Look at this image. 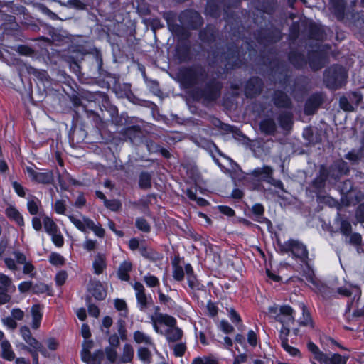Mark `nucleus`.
Segmentation results:
<instances>
[{
  "mask_svg": "<svg viewBox=\"0 0 364 364\" xmlns=\"http://www.w3.org/2000/svg\"><path fill=\"white\" fill-rule=\"evenodd\" d=\"M325 95L322 92L312 94L306 101L304 113L306 115H312L316 112L320 106L323 103Z\"/></svg>",
  "mask_w": 364,
  "mask_h": 364,
  "instance_id": "9",
  "label": "nucleus"
},
{
  "mask_svg": "<svg viewBox=\"0 0 364 364\" xmlns=\"http://www.w3.org/2000/svg\"><path fill=\"white\" fill-rule=\"evenodd\" d=\"M353 183L350 179L345 180L338 186V189L342 196L341 200L343 203H345L348 196L353 193Z\"/></svg>",
  "mask_w": 364,
  "mask_h": 364,
  "instance_id": "28",
  "label": "nucleus"
},
{
  "mask_svg": "<svg viewBox=\"0 0 364 364\" xmlns=\"http://www.w3.org/2000/svg\"><path fill=\"white\" fill-rule=\"evenodd\" d=\"M254 36L259 43L264 46L277 43L282 38L281 31L275 28L257 30L254 33Z\"/></svg>",
  "mask_w": 364,
  "mask_h": 364,
  "instance_id": "5",
  "label": "nucleus"
},
{
  "mask_svg": "<svg viewBox=\"0 0 364 364\" xmlns=\"http://www.w3.org/2000/svg\"><path fill=\"white\" fill-rule=\"evenodd\" d=\"M271 102L279 109H291L293 103L291 97L284 91L275 90L271 95Z\"/></svg>",
  "mask_w": 364,
  "mask_h": 364,
  "instance_id": "8",
  "label": "nucleus"
},
{
  "mask_svg": "<svg viewBox=\"0 0 364 364\" xmlns=\"http://www.w3.org/2000/svg\"><path fill=\"white\" fill-rule=\"evenodd\" d=\"M156 321L160 324H165L168 328L174 327L176 324V320L174 317L162 313H155Z\"/></svg>",
  "mask_w": 364,
  "mask_h": 364,
  "instance_id": "35",
  "label": "nucleus"
},
{
  "mask_svg": "<svg viewBox=\"0 0 364 364\" xmlns=\"http://www.w3.org/2000/svg\"><path fill=\"white\" fill-rule=\"evenodd\" d=\"M134 339L137 343H144L149 345L153 344L151 338L139 331H136L134 333Z\"/></svg>",
  "mask_w": 364,
  "mask_h": 364,
  "instance_id": "55",
  "label": "nucleus"
},
{
  "mask_svg": "<svg viewBox=\"0 0 364 364\" xmlns=\"http://www.w3.org/2000/svg\"><path fill=\"white\" fill-rule=\"evenodd\" d=\"M293 309L291 306L285 305L279 308V313L276 315L275 320L282 325H289L294 322V317L292 315Z\"/></svg>",
  "mask_w": 364,
  "mask_h": 364,
  "instance_id": "15",
  "label": "nucleus"
},
{
  "mask_svg": "<svg viewBox=\"0 0 364 364\" xmlns=\"http://www.w3.org/2000/svg\"><path fill=\"white\" fill-rule=\"evenodd\" d=\"M135 225L139 230L144 232H150L151 227L148 221L144 218H136Z\"/></svg>",
  "mask_w": 364,
  "mask_h": 364,
  "instance_id": "62",
  "label": "nucleus"
},
{
  "mask_svg": "<svg viewBox=\"0 0 364 364\" xmlns=\"http://www.w3.org/2000/svg\"><path fill=\"white\" fill-rule=\"evenodd\" d=\"M273 169L269 166H264L262 168H257L253 170L250 175L259 181L272 183Z\"/></svg>",
  "mask_w": 364,
  "mask_h": 364,
  "instance_id": "16",
  "label": "nucleus"
},
{
  "mask_svg": "<svg viewBox=\"0 0 364 364\" xmlns=\"http://www.w3.org/2000/svg\"><path fill=\"white\" fill-rule=\"evenodd\" d=\"M134 288L136 291V296L137 301L140 305V309L144 311L148 307V304L149 303L145 294L144 287L141 282H136L134 284Z\"/></svg>",
  "mask_w": 364,
  "mask_h": 364,
  "instance_id": "22",
  "label": "nucleus"
},
{
  "mask_svg": "<svg viewBox=\"0 0 364 364\" xmlns=\"http://www.w3.org/2000/svg\"><path fill=\"white\" fill-rule=\"evenodd\" d=\"M134 357V350L130 344H125L123 348V353L121 357V362L126 363L131 362Z\"/></svg>",
  "mask_w": 364,
  "mask_h": 364,
  "instance_id": "48",
  "label": "nucleus"
},
{
  "mask_svg": "<svg viewBox=\"0 0 364 364\" xmlns=\"http://www.w3.org/2000/svg\"><path fill=\"white\" fill-rule=\"evenodd\" d=\"M206 11L213 17L217 18L220 16L221 12V6L210 0L208 3V6L206 7Z\"/></svg>",
  "mask_w": 364,
  "mask_h": 364,
  "instance_id": "49",
  "label": "nucleus"
},
{
  "mask_svg": "<svg viewBox=\"0 0 364 364\" xmlns=\"http://www.w3.org/2000/svg\"><path fill=\"white\" fill-rule=\"evenodd\" d=\"M291 252L302 262H306L308 259L306 247L297 240H291Z\"/></svg>",
  "mask_w": 364,
  "mask_h": 364,
  "instance_id": "18",
  "label": "nucleus"
},
{
  "mask_svg": "<svg viewBox=\"0 0 364 364\" xmlns=\"http://www.w3.org/2000/svg\"><path fill=\"white\" fill-rule=\"evenodd\" d=\"M344 158L348 160L353 166L358 165L363 159L357 149H352L345 154Z\"/></svg>",
  "mask_w": 364,
  "mask_h": 364,
  "instance_id": "44",
  "label": "nucleus"
},
{
  "mask_svg": "<svg viewBox=\"0 0 364 364\" xmlns=\"http://www.w3.org/2000/svg\"><path fill=\"white\" fill-rule=\"evenodd\" d=\"M86 136V132L82 128L72 127L69 133L70 143L77 145L82 143Z\"/></svg>",
  "mask_w": 364,
  "mask_h": 364,
  "instance_id": "26",
  "label": "nucleus"
},
{
  "mask_svg": "<svg viewBox=\"0 0 364 364\" xmlns=\"http://www.w3.org/2000/svg\"><path fill=\"white\" fill-rule=\"evenodd\" d=\"M220 73L218 69L210 70L200 63H194L181 68L178 78L184 88L192 90L195 100L210 103L220 97L223 87L218 80Z\"/></svg>",
  "mask_w": 364,
  "mask_h": 364,
  "instance_id": "1",
  "label": "nucleus"
},
{
  "mask_svg": "<svg viewBox=\"0 0 364 364\" xmlns=\"http://www.w3.org/2000/svg\"><path fill=\"white\" fill-rule=\"evenodd\" d=\"M307 347L308 350L314 355V358L318 361L322 363L326 354L321 351L318 346L315 345L313 342H309L307 344Z\"/></svg>",
  "mask_w": 364,
  "mask_h": 364,
  "instance_id": "45",
  "label": "nucleus"
},
{
  "mask_svg": "<svg viewBox=\"0 0 364 364\" xmlns=\"http://www.w3.org/2000/svg\"><path fill=\"white\" fill-rule=\"evenodd\" d=\"M364 198V195L360 191L353 188V193H351L348 198L345 200V204L349 205L350 204H356L360 203Z\"/></svg>",
  "mask_w": 364,
  "mask_h": 364,
  "instance_id": "42",
  "label": "nucleus"
},
{
  "mask_svg": "<svg viewBox=\"0 0 364 364\" xmlns=\"http://www.w3.org/2000/svg\"><path fill=\"white\" fill-rule=\"evenodd\" d=\"M259 126L261 132L265 135L274 136L277 133V124L272 118L268 117L261 120Z\"/></svg>",
  "mask_w": 364,
  "mask_h": 364,
  "instance_id": "20",
  "label": "nucleus"
},
{
  "mask_svg": "<svg viewBox=\"0 0 364 364\" xmlns=\"http://www.w3.org/2000/svg\"><path fill=\"white\" fill-rule=\"evenodd\" d=\"M340 107L346 112H353L355 111V107L352 105L349 98L346 96H342L339 100Z\"/></svg>",
  "mask_w": 364,
  "mask_h": 364,
  "instance_id": "54",
  "label": "nucleus"
},
{
  "mask_svg": "<svg viewBox=\"0 0 364 364\" xmlns=\"http://www.w3.org/2000/svg\"><path fill=\"white\" fill-rule=\"evenodd\" d=\"M336 222L340 225V231L345 236H349L352 232V227L350 223L344 219L341 215L338 212L336 218Z\"/></svg>",
  "mask_w": 364,
  "mask_h": 364,
  "instance_id": "33",
  "label": "nucleus"
},
{
  "mask_svg": "<svg viewBox=\"0 0 364 364\" xmlns=\"http://www.w3.org/2000/svg\"><path fill=\"white\" fill-rule=\"evenodd\" d=\"M91 296L87 295L85 296V301L88 307V313L90 315L97 318L100 315V309L95 304H91Z\"/></svg>",
  "mask_w": 364,
  "mask_h": 364,
  "instance_id": "58",
  "label": "nucleus"
},
{
  "mask_svg": "<svg viewBox=\"0 0 364 364\" xmlns=\"http://www.w3.org/2000/svg\"><path fill=\"white\" fill-rule=\"evenodd\" d=\"M264 87V82L259 77H252L247 82L245 87V94L247 98H253L259 95Z\"/></svg>",
  "mask_w": 364,
  "mask_h": 364,
  "instance_id": "10",
  "label": "nucleus"
},
{
  "mask_svg": "<svg viewBox=\"0 0 364 364\" xmlns=\"http://www.w3.org/2000/svg\"><path fill=\"white\" fill-rule=\"evenodd\" d=\"M31 313L33 318L32 328L37 329L39 328L41 321L42 318V314L41 313V306L39 304H35L31 307Z\"/></svg>",
  "mask_w": 364,
  "mask_h": 364,
  "instance_id": "36",
  "label": "nucleus"
},
{
  "mask_svg": "<svg viewBox=\"0 0 364 364\" xmlns=\"http://www.w3.org/2000/svg\"><path fill=\"white\" fill-rule=\"evenodd\" d=\"M31 347L33 348L32 350L36 351H39L41 353L44 354L46 352V349L43 347V344L37 341L35 338L31 336L28 341H26Z\"/></svg>",
  "mask_w": 364,
  "mask_h": 364,
  "instance_id": "60",
  "label": "nucleus"
},
{
  "mask_svg": "<svg viewBox=\"0 0 364 364\" xmlns=\"http://www.w3.org/2000/svg\"><path fill=\"white\" fill-rule=\"evenodd\" d=\"M348 75L346 69L339 65H333L323 73V82L328 89H340L346 82Z\"/></svg>",
  "mask_w": 364,
  "mask_h": 364,
  "instance_id": "3",
  "label": "nucleus"
},
{
  "mask_svg": "<svg viewBox=\"0 0 364 364\" xmlns=\"http://www.w3.org/2000/svg\"><path fill=\"white\" fill-rule=\"evenodd\" d=\"M26 70L29 74L33 75L42 82L48 80V73L44 70H38L31 65L26 66Z\"/></svg>",
  "mask_w": 364,
  "mask_h": 364,
  "instance_id": "50",
  "label": "nucleus"
},
{
  "mask_svg": "<svg viewBox=\"0 0 364 364\" xmlns=\"http://www.w3.org/2000/svg\"><path fill=\"white\" fill-rule=\"evenodd\" d=\"M185 271L187 274L188 285L191 289L197 287L198 283L196 276L193 274V269L190 264L185 266Z\"/></svg>",
  "mask_w": 364,
  "mask_h": 364,
  "instance_id": "46",
  "label": "nucleus"
},
{
  "mask_svg": "<svg viewBox=\"0 0 364 364\" xmlns=\"http://www.w3.org/2000/svg\"><path fill=\"white\" fill-rule=\"evenodd\" d=\"M43 224L44 228L48 234L51 235L58 231L57 225L51 218L46 217L43 220Z\"/></svg>",
  "mask_w": 364,
  "mask_h": 364,
  "instance_id": "57",
  "label": "nucleus"
},
{
  "mask_svg": "<svg viewBox=\"0 0 364 364\" xmlns=\"http://www.w3.org/2000/svg\"><path fill=\"white\" fill-rule=\"evenodd\" d=\"M87 117L91 119L97 131L100 132L104 127V122L98 114L90 111L87 112Z\"/></svg>",
  "mask_w": 364,
  "mask_h": 364,
  "instance_id": "52",
  "label": "nucleus"
},
{
  "mask_svg": "<svg viewBox=\"0 0 364 364\" xmlns=\"http://www.w3.org/2000/svg\"><path fill=\"white\" fill-rule=\"evenodd\" d=\"M139 252L144 257L151 261H156L161 258L160 254L151 248L141 247Z\"/></svg>",
  "mask_w": 364,
  "mask_h": 364,
  "instance_id": "41",
  "label": "nucleus"
},
{
  "mask_svg": "<svg viewBox=\"0 0 364 364\" xmlns=\"http://www.w3.org/2000/svg\"><path fill=\"white\" fill-rule=\"evenodd\" d=\"M229 6L224 5V18L233 36H236V32L238 33V38L235 40V42L228 44L225 48H223L222 50L217 48L209 53L208 57L210 68L213 69L220 68L223 71L240 67L244 61L245 53L243 48L249 49L250 46L241 37V21L238 20L235 17V13L229 11Z\"/></svg>",
  "mask_w": 364,
  "mask_h": 364,
  "instance_id": "2",
  "label": "nucleus"
},
{
  "mask_svg": "<svg viewBox=\"0 0 364 364\" xmlns=\"http://www.w3.org/2000/svg\"><path fill=\"white\" fill-rule=\"evenodd\" d=\"M164 334L166 335V339L168 342L174 343L181 339L183 336V331L181 328L174 326L168 328Z\"/></svg>",
  "mask_w": 364,
  "mask_h": 364,
  "instance_id": "32",
  "label": "nucleus"
},
{
  "mask_svg": "<svg viewBox=\"0 0 364 364\" xmlns=\"http://www.w3.org/2000/svg\"><path fill=\"white\" fill-rule=\"evenodd\" d=\"M120 134L126 140H129L132 143H134L136 140L141 139L142 129L139 125H133L124 128Z\"/></svg>",
  "mask_w": 364,
  "mask_h": 364,
  "instance_id": "17",
  "label": "nucleus"
},
{
  "mask_svg": "<svg viewBox=\"0 0 364 364\" xmlns=\"http://www.w3.org/2000/svg\"><path fill=\"white\" fill-rule=\"evenodd\" d=\"M152 176L147 171H142L139 176V187L143 190L150 189L151 188Z\"/></svg>",
  "mask_w": 364,
  "mask_h": 364,
  "instance_id": "34",
  "label": "nucleus"
},
{
  "mask_svg": "<svg viewBox=\"0 0 364 364\" xmlns=\"http://www.w3.org/2000/svg\"><path fill=\"white\" fill-rule=\"evenodd\" d=\"M138 356L140 360L146 363H150L151 360V351L144 347H140L138 349Z\"/></svg>",
  "mask_w": 364,
  "mask_h": 364,
  "instance_id": "56",
  "label": "nucleus"
},
{
  "mask_svg": "<svg viewBox=\"0 0 364 364\" xmlns=\"http://www.w3.org/2000/svg\"><path fill=\"white\" fill-rule=\"evenodd\" d=\"M168 28L174 36L179 38L188 39L189 38L190 35L188 32L181 23L178 24L177 23H174L168 26Z\"/></svg>",
  "mask_w": 364,
  "mask_h": 364,
  "instance_id": "30",
  "label": "nucleus"
},
{
  "mask_svg": "<svg viewBox=\"0 0 364 364\" xmlns=\"http://www.w3.org/2000/svg\"><path fill=\"white\" fill-rule=\"evenodd\" d=\"M309 38L317 41L322 40L323 38V32L321 28L315 24H311L309 31Z\"/></svg>",
  "mask_w": 364,
  "mask_h": 364,
  "instance_id": "47",
  "label": "nucleus"
},
{
  "mask_svg": "<svg viewBox=\"0 0 364 364\" xmlns=\"http://www.w3.org/2000/svg\"><path fill=\"white\" fill-rule=\"evenodd\" d=\"M81 59L85 61L89 68V70L94 75L97 73L99 75L106 73L102 69L103 60L100 51L96 50L94 53H90L87 55L82 56Z\"/></svg>",
  "mask_w": 364,
  "mask_h": 364,
  "instance_id": "7",
  "label": "nucleus"
},
{
  "mask_svg": "<svg viewBox=\"0 0 364 364\" xmlns=\"http://www.w3.org/2000/svg\"><path fill=\"white\" fill-rule=\"evenodd\" d=\"M176 52L178 58L181 62L189 61L191 58V48L187 42H182L178 45Z\"/></svg>",
  "mask_w": 364,
  "mask_h": 364,
  "instance_id": "29",
  "label": "nucleus"
},
{
  "mask_svg": "<svg viewBox=\"0 0 364 364\" xmlns=\"http://www.w3.org/2000/svg\"><path fill=\"white\" fill-rule=\"evenodd\" d=\"M114 92L119 98H125L131 95V85L128 83L118 84L114 86Z\"/></svg>",
  "mask_w": 364,
  "mask_h": 364,
  "instance_id": "39",
  "label": "nucleus"
},
{
  "mask_svg": "<svg viewBox=\"0 0 364 364\" xmlns=\"http://www.w3.org/2000/svg\"><path fill=\"white\" fill-rule=\"evenodd\" d=\"M252 212L255 217L254 220L258 222V220H261L264 217V206L260 203L255 204L252 208Z\"/></svg>",
  "mask_w": 364,
  "mask_h": 364,
  "instance_id": "61",
  "label": "nucleus"
},
{
  "mask_svg": "<svg viewBox=\"0 0 364 364\" xmlns=\"http://www.w3.org/2000/svg\"><path fill=\"white\" fill-rule=\"evenodd\" d=\"M277 120L279 126L284 131L289 132L293 126V114L288 111H284L279 114Z\"/></svg>",
  "mask_w": 364,
  "mask_h": 364,
  "instance_id": "23",
  "label": "nucleus"
},
{
  "mask_svg": "<svg viewBox=\"0 0 364 364\" xmlns=\"http://www.w3.org/2000/svg\"><path fill=\"white\" fill-rule=\"evenodd\" d=\"M110 117L112 122L118 127L126 125L128 123V116L127 113H122L119 114L118 109L116 107L110 109Z\"/></svg>",
  "mask_w": 364,
  "mask_h": 364,
  "instance_id": "27",
  "label": "nucleus"
},
{
  "mask_svg": "<svg viewBox=\"0 0 364 364\" xmlns=\"http://www.w3.org/2000/svg\"><path fill=\"white\" fill-rule=\"evenodd\" d=\"M192 364H218V362L215 358L204 356L195 358Z\"/></svg>",
  "mask_w": 364,
  "mask_h": 364,
  "instance_id": "64",
  "label": "nucleus"
},
{
  "mask_svg": "<svg viewBox=\"0 0 364 364\" xmlns=\"http://www.w3.org/2000/svg\"><path fill=\"white\" fill-rule=\"evenodd\" d=\"M105 267L106 262L105 256L100 253L97 254L93 262V268L95 269V273L97 274H102Z\"/></svg>",
  "mask_w": 364,
  "mask_h": 364,
  "instance_id": "38",
  "label": "nucleus"
},
{
  "mask_svg": "<svg viewBox=\"0 0 364 364\" xmlns=\"http://www.w3.org/2000/svg\"><path fill=\"white\" fill-rule=\"evenodd\" d=\"M26 171L31 179L38 183L51 184L54 181V175L52 171L37 172L31 167H27Z\"/></svg>",
  "mask_w": 364,
  "mask_h": 364,
  "instance_id": "12",
  "label": "nucleus"
},
{
  "mask_svg": "<svg viewBox=\"0 0 364 364\" xmlns=\"http://www.w3.org/2000/svg\"><path fill=\"white\" fill-rule=\"evenodd\" d=\"M329 180L326 174V166L322 165L319 169V174L316 176L311 183L312 187L316 191H321L326 186V181Z\"/></svg>",
  "mask_w": 364,
  "mask_h": 364,
  "instance_id": "24",
  "label": "nucleus"
},
{
  "mask_svg": "<svg viewBox=\"0 0 364 364\" xmlns=\"http://www.w3.org/2000/svg\"><path fill=\"white\" fill-rule=\"evenodd\" d=\"M290 63L296 68H301L307 64L305 55L297 50H291L289 54Z\"/></svg>",
  "mask_w": 364,
  "mask_h": 364,
  "instance_id": "25",
  "label": "nucleus"
},
{
  "mask_svg": "<svg viewBox=\"0 0 364 364\" xmlns=\"http://www.w3.org/2000/svg\"><path fill=\"white\" fill-rule=\"evenodd\" d=\"M81 356L82 360L87 364H102L105 355L103 350H98L92 354L88 350L81 353Z\"/></svg>",
  "mask_w": 364,
  "mask_h": 364,
  "instance_id": "21",
  "label": "nucleus"
},
{
  "mask_svg": "<svg viewBox=\"0 0 364 364\" xmlns=\"http://www.w3.org/2000/svg\"><path fill=\"white\" fill-rule=\"evenodd\" d=\"M331 11L338 21L347 23L349 12H346V4L343 0H331Z\"/></svg>",
  "mask_w": 364,
  "mask_h": 364,
  "instance_id": "13",
  "label": "nucleus"
},
{
  "mask_svg": "<svg viewBox=\"0 0 364 364\" xmlns=\"http://www.w3.org/2000/svg\"><path fill=\"white\" fill-rule=\"evenodd\" d=\"M348 97L355 108L357 107L363 100V95L359 91L349 92Z\"/></svg>",
  "mask_w": 364,
  "mask_h": 364,
  "instance_id": "59",
  "label": "nucleus"
},
{
  "mask_svg": "<svg viewBox=\"0 0 364 364\" xmlns=\"http://www.w3.org/2000/svg\"><path fill=\"white\" fill-rule=\"evenodd\" d=\"M178 20L183 26L191 30H197L203 23L201 15L191 9L181 11L178 16Z\"/></svg>",
  "mask_w": 364,
  "mask_h": 364,
  "instance_id": "4",
  "label": "nucleus"
},
{
  "mask_svg": "<svg viewBox=\"0 0 364 364\" xmlns=\"http://www.w3.org/2000/svg\"><path fill=\"white\" fill-rule=\"evenodd\" d=\"M198 37L203 43L210 45L214 43L218 37V30L215 26L208 24L204 28L200 31Z\"/></svg>",
  "mask_w": 364,
  "mask_h": 364,
  "instance_id": "14",
  "label": "nucleus"
},
{
  "mask_svg": "<svg viewBox=\"0 0 364 364\" xmlns=\"http://www.w3.org/2000/svg\"><path fill=\"white\" fill-rule=\"evenodd\" d=\"M322 363L324 364H346V360L338 353H334L331 358L326 354Z\"/></svg>",
  "mask_w": 364,
  "mask_h": 364,
  "instance_id": "43",
  "label": "nucleus"
},
{
  "mask_svg": "<svg viewBox=\"0 0 364 364\" xmlns=\"http://www.w3.org/2000/svg\"><path fill=\"white\" fill-rule=\"evenodd\" d=\"M88 291L97 300H104L107 292L99 281L90 280L88 285Z\"/></svg>",
  "mask_w": 364,
  "mask_h": 364,
  "instance_id": "19",
  "label": "nucleus"
},
{
  "mask_svg": "<svg viewBox=\"0 0 364 364\" xmlns=\"http://www.w3.org/2000/svg\"><path fill=\"white\" fill-rule=\"evenodd\" d=\"M50 262L55 266H62L65 264L64 257L58 253L53 252L49 257Z\"/></svg>",
  "mask_w": 364,
  "mask_h": 364,
  "instance_id": "63",
  "label": "nucleus"
},
{
  "mask_svg": "<svg viewBox=\"0 0 364 364\" xmlns=\"http://www.w3.org/2000/svg\"><path fill=\"white\" fill-rule=\"evenodd\" d=\"M303 136L310 144L314 145L318 142L317 137L314 136V129L311 127L304 129Z\"/></svg>",
  "mask_w": 364,
  "mask_h": 364,
  "instance_id": "53",
  "label": "nucleus"
},
{
  "mask_svg": "<svg viewBox=\"0 0 364 364\" xmlns=\"http://www.w3.org/2000/svg\"><path fill=\"white\" fill-rule=\"evenodd\" d=\"M6 216L11 220L15 221L19 226L24 225L23 216L19 211L14 206H9L5 210Z\"/></svg>",
  "mask_w": 364,
  "mask_h": 364,
  "instance_id": "31",
  "label": "nucleus"
},
{
  "mask_svg": "<svg viewBox=\"0 0 364 364\" xmlns=\"http://www.w3.org/2000/svg\"><path fill=\"white\" fill-rule=\"evenodd\" d=\"M307 63L314 71H317L323 68L328 63L327 56L323 53L311 50L308 53Z\"/></svg>",
  "mask_w": 364,
  "mask_h": 364,
  "instance_id": "11",
  "label": "nucleus"
},
{
  "mask_svg": "<svg viewBox=\"0 0 364 364\" xmlns=\"http://www.w3.org/2000/svg\"><path fill=\"white\" fill-rule=\"evenodd\" d=\"M337 292L343 296L349 297L353 293H355V296L360 294V289L358 287H341L337 289Z\"/></svg>",
  "mask_w": 364,
  "mask_h": 364,
  "instance_id": "51",
  "label": "nucleus"
},
{
  "mask_svg": "<svg viewBox=\"0 0 364 364\" xmlns=\"http://www.w3.org/2000/svg\"><path fill=\"white\" fill-rule=\"evenodd\" d=\"M132 264L130 262H123L118 269L119 277L122 280L128 281L129 279V272L132 270Z\"/></svg>",
  "mask_w": 364,
  "mask_h": 364,
  "instance_id": "37",
  "label": "nucleus"
},
{
  "mask_svg": "<svg viewBox=\"0 0 364 364\" xmlns=\"http://www.w3.org/2000/svg\"><path fill=\"white\" fill-rule=\"evenodd\" d=\"M350 172V167L346 161L338 159L333 162L328 168L326 167V174L329 181H338L342 176H346Z\"/></svg>",
  "mask_w": 364,
  "mask_h": 364,
  "instance_id": "6",
  "label": "nucleus"
},
{
  "mask_svg": "<svg viewBox=\"0 0 364 364\" xmlns=\"http://www.w3.org/2000/svg\"><path fill=\"white\" fill-rule=\"evenodd\" d=\"M1 356L3 358L8 360H12L15 358L14 353L11 350V346L8 341H2L1 344Z\"/></svg>",
  "mask_w": 364,
  "mask_h": 364,
  "instance_id": "40",
  "label": "nucleus"
}]
</instances>
